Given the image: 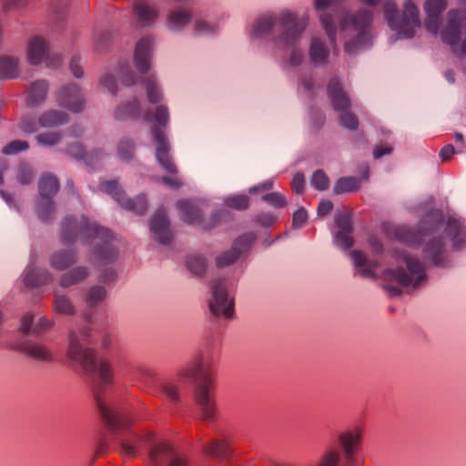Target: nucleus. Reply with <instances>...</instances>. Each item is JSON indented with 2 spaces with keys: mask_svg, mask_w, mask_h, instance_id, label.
<instances>
[{
  "mask_svg": "<svg viewBox=\"0 0 466 466\" xmlns=\"http://www.w3.org/2000/svg\"><path fill=\"white\" fill-rule=\"evenodd\" d=\"M91 335L92 329L89 326L83 327L79 331L70 330L66 357L72 362L78 364L97 382V389L95 390L96 401L108 428L115 434V441L119 445L121 455L135 457L143 449H147L149 454L157 443L165 442V441L157 439L154 432L148 430L140 433L128 431L133 420L103 396L102 386L113 381L112 366L107 360L97 359L91 348L84 346V342Z\"/></svg>",
  "mask_w": 466,
  "mask_h": 466,
  "instance_id": "1",
  "label": "nucleus"
},
{
  "mask_svg": "<svg viewBox=\"0 0 466 466\" xmlns=\"http://www.w3.org/2000/svg\"><path fill=\"white\" fill-rule=\"evenodd\" d=\"M341 0H314L313 6L319 15L333 49L337 47L338 35L344 40V49L349 55H354L371 45L370 24L372 14L367 9H360L356 14L344 9H327L337 5Z\"/></svg>",
  "mask_w": 466,
  "mask_h": 466,
  "instance_id": "2",
  "label": "nucleus"
},
{
  "mask_svg": "<svg viewBox=\"0 0 466 466\" xmlns=\"http://www.w3.org/2000/svg\"><path fill=\"white\" fill-rule=\"evenodd\" d=\"M443 230L455 248L466 245V227L455 217L447 218L439 210H432L422 221L420 229L415 231L406 227L397 229L398 238L410 245L426 242L423 248L425 256L436 266H445L447 258L443 242L437 234Z\"/></svg>",
  "mask_w": 466,
  "mask_h": 466,
  "instance_id": "3",
  "label": "nucleus"
},
{
  "mask_svg": "<svg viewBox=\"0 0 466 466\" xmlns=\"http://www.w3.org/2000/svg\"><path fill=\"white\" fill-rule=\"evenodd\" d=\"M117 120L143 118L147 122H152L151 136L156 143V157L164 170L170 174L177 172V167L169 155L170 145L165 134V129L169 124V112L167 106H157L154 111L146 110L140 102L134 97L131 100L119 104L114 113Z\"/></svg>",
  "mask_w": 466,
  "mask_h": 466,
  "instance_id": "4",
  "label": "nucleus"
},
{
  "mask_svg": "<svg viewBox=\"0 0 466 466\" xmlns=\"http://www.w3.org/2000/svg\"><path fill=\"white\" fill-rule=\"evenodd\" d=\"M309 25V15L301 17L298 13L282 8L278 12L268 11L258 15L249 29V37L252 40H260L272 35L278 28V34L274 37V44L292 46L300 42L303 34Z\"/></svg>",
  "mask_w": 466,
  "mask_h": 466,
  "instance_id": "5",
  "label": "nucleus"
},
{
  "mask_svg": "<svg viewBox=\"0 0 466 466\" xmlns=\"http://www.w3.org/2000/svg\"><path fill=\"white\" fill-rule=\"evenodd\" d=\"M383 288L390 296L400 294L402 288L417 289L428 279L424 262L407 249H395L389 266L381 271Z\"/></svg>",
  "mask_w": 466,
  "mask_h": 466,
  "instance_id": "6",
  "label": "nucleus"
},
{
  "mask_svg": "<svg viewBox=\"0 0 466 466\" xmlns=\"http://www.w3.org/2000/svg\"><path fill=\"white\" fill-rule=\"evenodd\" d=\"M77 238L93 246V259L101 264L111 263L118 256L117 248L108 229L99 228L84 216L80 218H66L62 224V239L65 242H72Z\"/></svg>",
  "mask_w": 466,
  "mask_h": 466,
  "instance_id": "7",
  "label": "nucleus"
},
{
  "mask_svg": "<svg viewBox=\"0 0 466 466\" xmlns=\"http://www.w3.org/2000/svg\"><path fill=\"white\" fill-rule=\"evenodd\" d=\"M178 376L196 383L194 400L199 418L205 421L214 420L217 406L211 358L204 353L198 354L179 370Z\"/></svg>",
  "mask_w": 466,
  "mask_h": 466,
  "instance_id": "8",
  "label": "nucleus"
},
{
  "mask_svg": "<svg viewBox=\"0 0 466 466\" xmlns=\"http://www.w3.org/2000/svg\"><path fill=\"white\" fill-rule=\"evenodd\" d=\"M383 11L388 25L396 35L394 41L412 37L415 30L420 26L419 9L413 0L404 2L401 17L398 16L397 6L392 0H384Z\"/></svg>",
  "mask_w": 466,
  "mask_h": 466,
  "instance_id": "9",
  "label": "nucleus"
},
{
  "mask_svg": "<svg viewBox=\"0 0 466 466\" xmlns=\"http://www.w3.org/2000/svg\"><path fill=\"white\" fill-rule=\"evenodd\" d=\"M328 95L334 110L340 113V125L349 129H356L358 127V119L355 115L347 111L350 106V100L338 77H332L329 80L328 84Z\"/></svg>",
  "mask_w": 466,
  "mask_h": 466,
  "instance_id": "10",
  "label": "nucleus"
},
{
  "mask_svg": "<svg viewBox=\"0 0 466 466\" xmlns=\"http://www.w3.org/2000/svg\"><path fill=\"white\" fill-rule=\"evenodd\" d=\"M26 60L30 65L38 66L43 63L48 67H56L61 62V56L52 52L48 41L42 35H31L25 47Z\"/></svg>",
  "mask_w": 466,
  "mask_h": 466,
  "instance_id": "11",
  "label": "nucleus"
},
{
  "mask_svg": "<svg viewBox=\"0 0 466 466\" xmlns=\"http://www.w3.org/2000/svg\"><path fill=\"white\" fill-rule=\"evenodd\" d=\"M229 282L226 279H218L212 283V294L209 299L210 311L217 316L230 319L233 316L234 301L229 292Z\"/></svg>",
  "mask_w": 466,
  "mask_h": 466,
  "instance_id": "12",
  "label": "nucleus"
},
{
  "mask_svg": "<svg viewBox=\"0 0 466 466\" xmlns=\"http://www.w3.org/2000/svg\"><path fill=\"white\" fill-rule=\"evenodd\" d=\"M151 466H191L188 457L171 443H157L149 453Z\"/></svg>",
  "mask_w": 466,
  "mask_h": 466,
  "instance_id": "13",
  "label": "nucleus"
},
{
  "mask_svg": "<svg viewBox=\"0 0 466 466\" xmlns=\"http://www.w3.org/2000/svg\"><path fill=\"white\" fill-rule=\"evenodd\" d=\"M40 198L36 206V212L40 219L48 220L52 218L55 208L52 198L58 190V180L56 177L46 174L39 180Z\"/></svg>",
  "mask_w": 466,
  "mask_h": 466,
  "instance_id": "14",
  "label": "nucleus"
},
{
  "mask_svg": "<svg viewBox=\"0 0 466 466\" xmlns=\"http://www.w3.org/2000/svg\"><path fill=\"white\" fill-rule=\"evenodd\" d=\"M99 188L110 195L122 208L136 214H143L147 208V198L144 195H138L134 199L127 198L126 193L121 189L116 180L102 181Z\"/></svg>",
  "mask_w": 466,
  "mask_h": 466,
  "instance_id": "15",
  "label": "nucleus"
},
{
  "mask_svg": "<svg viewBox=\"0 0 466 466\" xmlns=\"http://www.w3.org/2000/svg\"><path fill=\"white\" fill-rule=\"evenodd\" d=\"M69 116L64 111L49 109L42 113L36 121L30 117H24L19 127L25 133H35L40 128H50L68 123Z\"/></svg>",
  "mask_w": 466,
  "mask_h": 466,
  "instance_id": "16",
  "label": "nucleus"
},
{
  "mask_svg": "<svg viewBox=\"0 0 466 466\" xmlns=\"http://www.w3.org/2000/svg\"><path fill=\"white\" fill-rule=\"evenodd\" d=\"M155 46V37L151 35H142L137 41L134 48L133 62L139 74L145 75L150 70Z\"/></svg>",
  "mask_w": 466,
  "mask_h": 466,
  "instance_id": "17",
  "label": "nucleus"
},
{
  "mask_svg": "<svg viewBox=\"0 0 466 466\" xmlns=\"http://www.w3.org/2000/svg\"><path fill=\"white\" fill-rule=\"evenodd\" d=\"M131 12L138 27H151L160 18L158 7L150 0H132Z\"/></svg>",
  "mask_w": 466,
  "mask_h": 466,
  "instance_id": "18",
  "label": "nucleus"
},
{
  "mask_svg": "<svg viewBox=\"0 0 466 466\" xmlns=\"http://www.w3.org/2000/svg\"><path fill=\"white\" fill-rule=\"evenodd\" d=\"M57 103L71 112L79 113L85 109L86 98L76 84H69L58 91Z\"/></svg>",
  "mask_w": 466,
  "mask_h": 466,
  "instance_id": "19",
  "label": "nucleus"
},
{
  "mask_svg": "<svg viewBox=\"0 0 466 466\" xmlns=\"http://www.w3.org/2000/svg\"><path fill=\"white\" fill-rule=\"evenodd\" d=\"M335 224L338 230L334 233L333 242L338 248L348 250L354 244L352 237L353 226L350 216L340 212L335 215Z\"/></svg>",
  "mask_w": 466,
  "mask_h": 466,
  "instance_id": "20",
  "label": "nucleus"
},
{
  "mask_svg": "<svg viewBox=\"0 0 466 466\" xmlns=\"http://www.w3.org/2000/svg\"><path fill=\"white\" fill-rule=\"evenodd\" d=\"M13 347L35 360L41 362L54 360L53 351L44 343L23 339L15 342Z\"/></svg>",
  "mask_w": 466,
  "mask_h": 466,
  "instance_id": "21",
  "label": "nucleus"
},
{
  "mask_svg": "<svg viewBox=\"0 0 466 466\" xmlns=\"http://www.w3.org/2000/svg\"><path fill=\"white\" fill-rule=\"evenodd\" d=\"M53 274L46 268L37 266L35 254H31L29 263L25 270L24 283L27 287H39L50 283Z\"/></svg>",
  "mask_w": 466,
  "mask_h": 466,
  "instance_id": "22",
  "label": "nucleus"
},
{
  "mask_svg": "<svg viewBox=\"0 0 466 466\" xmlns=\"http://www.w3.org/2000/svg\"><path fill=\"white\" fill-rule=\"evenodd\" d=\"M152 238L162 244H167L172 238L169 221L164 209L157 210L150 221Z\"/></svg>",
  "mask_w": 466,
  "mask_h": 466,
  "instance_id": "23",
  "label": "nucleus"
},
{
  "mask_svg": "<svg viewBox=\"0 0 466 466\" xmlns=\"http://www.w3.org/2000/svg\"><path fill=\"white\" fill-rule=\"evenodd\" d=\"M193 14L190 9L186 7H177L171 9L166 16V26L173 33L183 32L191 23Z\"/></svg>",
  "mask_w": 466,
  "mask_h": 466,
  "instance_id": "24",
  "label": "nucleus"
},
{
  "mask_svg": "<svg viewBox=\"0 0 466 466\" xmlns=\"http://www.w3.org/2000/svg\"><path fill=\"white\" fill-rule=\"evenodd\" d=\"M349 255L357 274L369 279H376L378 277L379 262L377 260L370 259L365 253L360 250H352Z\"/></svg>",
  "mask_w": 466,
  "mask_h": 466,
  "instance_id": "25",
  "label": "nucleus"
},
{
  "mask_svg": "<svg viewBox=\"0 0 466 466\" xmlns=\"http://www.w3.org/2000/svg\"><path fill=\"white\" fill-rule=\"evenodd\" d=\"M447 6L446 0H427L424 9L427 15L425 26L428 31L437 34L439 32L441 13Z\"/></svg>",
  "mask_w": 466,
  "mask_h": 466,
  "instance_id": "26",
  "label": "nucleus"
},
{
  "mask_svg": "<svg viewBox=\"0 0 466 466\" xmlns=\"http://www.w3.org/2000/svg\"><path fill=\"white\" fill-rule=\"evenodd\" d=\"M362 441V430L356 427L352 430L343 431L339 436V444L343 450L345 458L348 461H352L355 452L358 450Z\"/></svg>",
  "mask_w": 466,
  "mask_h": 466,
  "instance_id": "27",
  "label": "nucleus"
},
{
  "mask_svg": "<svg viewBox=\"0 0 466 466\" xmlns=\"http://www.w3.org/2000/svg\"><path fill=\"white\" fill-rule=\"evenodd\" d=\"M76 252L73 248H61L54 251L48 259L52 268L58 271L67 269L76 262Z\"/></svg>",
  "mask_w": 466,
  "mask_h": 466,
  "instance_id": "28",
  "label": "nucleus"
},
{
  "mask_svg": "<svg viewBox=\"0 0 466 466\" xmlns=\"http://www.w3.org/2000/svg\"><path fill=\"white\" fill-rule=\"evenodd\" d=\"M330 49L327 46L324 39L314 36L311 39L309 56L314 66H324L328 63Z\"/></svg>",
  "mask_w": 466,
  "mask_h": 466,
  "instance_id": "29",
  "label": "nucleus"
},
{
  "mask_svg": "<svg viewBox=\"0 0 466 466\" xmlns=\"http://www.w3.org/2000/svg\"><path fill=\"white\" fill-rule=\"evenodd\" d=\"M89 275L90 269L86 266H77L61 275L58 283L63 288H68L85 281Z\"/></svg>",
  "mask_w": 466,
  "mask_h": 466,
  "instance_id": "30",
  "label": "nucleus"
},
{
  "mask_svg": "<svg viewBox=\"0 0 466 466\" xmlns=\"http://www.w3.org/2000/svg\"><path fill=\"white\" fill-rule=\"evenodd\" d=\"M19 58L10 55L0 56V78H16L20 73Z\"/></svg>",
  "mask_w": 466,
  "mask_h": 466,
  "instance_id": "31",
  "label": "nucleus"
},
{
  "mask_svg": "<svg viewBox=\"0 0 466 466\" xmlns=\"http://www.w3.org/2000/svg\"><path fill=\"white\" fill-rule=\"evenodd\" d=\"M48 85L45 80H37L31 84L27 90V103L32 106H38L46 97Z\"/></svg>",
  "mask_w": 466,
  "mask_h": 466,
  "instance_id": "32",
  "label": "nucleus"
},
{
  "mask_svg": "<svg viewBox=\"0 0 466 466\" xmlns=\"http://www.w3.org/2000/svg\"><path fill=\"white\" fill-rule=\"evenodd\" d=\"M177 205L180 209L179 215L183 221L189 224H196L200 221L202 212L195 204L187 200H181Z\"/></svg>",
  "mask_w": 466,
  "mask_h": 466,
  "instance_id": "33",
  "label": "nucleus"
},
{
  "mask_svg": "<svg viewBox=\"0 0 466 466\" xmlns=\"http://www.w3.org/2000/svg\"><path fill=\"white\" fill-rule=\"evenodd\" d=\"M66 153L76 158H85L86 162L91 166H95V158L98 159L105 156L100 150L86 155L84 147L79 142L69 144Z\"/></svg>",
  "mask_w": 466,
  "mask_h": 466,
  "instance_id": "34",
  "label": "nucleus"
},
{
  "mask_svg": "<svg viewBox=\"0 0 466 466\" xmlns=\"http://www.w3.org/2000/svg\"><path fill=\"white\" fill-rule=\"evenodd\" d=\"M143 85L147 92V101L151 104H157L162 101L163 94L159 84L155 76H148L143 78Z\"/></svg>",
  "mask_w": 466,
  "mask_h": 466,
  "instance_id": "35",
  "label": "nucleus"
},
{
  "mask_svg": "<svg viewBox=\"0 0 466 466\" xmlns=\"http://www.w3.org/2000/svg\"><path fill=\"white\" fill-rule=\"evenodd\" d=\"M54 309L56 313L63 315H74L76 307L71 299L65 294L56 293L54 297Z\"/></svg>",
  "mask_w": 466,
  "mask_h": 466,
  "instance_id": "36",
  "label": "nucleus"
},
{
  "mask_svg": "<svg viewBox=\"0 0 466 466\" xmlns=\"http://www.w3.org/2000/svg\"><path fill=\"white\" fill-rule=\"evenodd\" d=\"M135 142L130 138H122L116 145V155L123 162H129L135 156Z\"/></svg>",
  "mask_w": 466,
  "mask_h": 466,
  "instance_id": "37",
  "label": "nucleus"
},
{
  "mask_svg": "<svg viewBox=\"0 0 466 466\" xmlns=\"http://www.w3.org/2000/svg\"><path fill=\"white\" fill-rule=\"evenodd\" d=\"M106 289L102 285L90 287L86 294L85 301L89 307H96L101 304L106 297Z\"/></svg>",
  "mask_w": 466,
  "mask_h": 466,
  "instance_id": "38",
  "label": "nucleus"
},
{
  "mask_svg": "<svg viewBox=\"0 0 466 466\" xmlns=\"http://www.w3.org/2000/svg\"><path fill=\"white\" fill-rule=\"evenodd\" d=\"M116 74L121 83L127 86H134L138 78L127 63H120L116 67Z\"/></svg>",
  "mask_w": 466,
  "mask_h": 466,
  "instance_id": "39",
  "label": "nucleus"
},
{
  "mask_svg": "<svg viewBox=\"0 0 466 466\" xmlns=\"http://www.w3.org/2000/svg\"><path fill=\"white\" fill-rule=\"evenodd\" d=\"M218 31V25L216 23L205 19H197L193 25V32L198 36H208L215 35Z\"/></svg>",
  "mask_w": 466,
  "mask_h": 466,
  "instance_id": "40",
  "label": "nucleus"
},
{
  "mask_svg": "<svg viewBox=\"0 0 466 466\" xmlns=\"http://www.w3.org/2000/svg\"><path fill=\"white\" fill-rule=\"evenodd\" d=\"M360 180L355 177H346L339 178L335 187L334 192L342 194L346 192H353L360 188Z\"/></svg>",
  "mask_w": 466,
  "mask_h": 466,
  "instance_id": "41",
  "label": "nucleus"
},
{
  "mask_svg": "<svg viewBox=\"0 0 466 466\" xmlns=\"http://www.w3.org/2000/svg\"><path fill=\"white\" fill-rule=\"evenodd\" d=\"M111 34L108 31H97L94 35V51L97 54L106 52L111 46Z\"/></svg>",
  "mask_w": 466,
  "mask_h": 466,
  "instance_id": "42",
  "label": "nucleus"
},
{
  "mask_svg": "<svg viewBox=\"0 0 466 466\" xmlns=\"http://www.w3.org/2000/svg\"><path fill=\"white\" fill-rule=\"evenodd\" d=\"M299 44V42L289 46L284 45L276 46L279 49L289 50L288 62L291 66H300L305 58L303 50L298 46Z\"/></svg>",
  "mask_w": 466,
  "mask_h": 466,
  "instance_id": "43",
  "label": "nucleus"
},
{
  "mask_svg": "<svg viewBox=\"0 0 466 466\" xmlns=\"http://www.w3.org/2000/svg\"><path fill=\"white\" fill-rule=\"evenodd\" d=\"M63 134L60 131L42 132L35 136L36 142L41 146L53 147L60 143Z\"/></svg>",
  "mask_w": 466,
  "mask_h": 466,
  "instance_id": "44",
  "label": "nucleus"
},
{
  "mask_svg": "<svg viewBox=\"0 0 466 466\" xmlns=\"http://www.w3.org/2000/svg\"><path fill=\"white\" fill-rule=\"evenodd\" d=\"M203 451L207 456L223 457L227 454V447L224 442L213 440L208 444L203 446Z\"/></svg>",
  "mask_w": 466,
  "mask_h": 466,
  "instance_id": "45",
  "label": "nucleus"
},
{
  "mask_svg": "<svg viewBox=\"0 0 466 466\" xmlns=\"http://www.w3.org/2000/svg\"><path fill=\"white\" fill-rule=\"evenodd\" d=\"M187 266L193 274L201 275L207 269V261L202 256L193 255L188 257Z\"/></svg>",
  "mask_w": 466,
  "mask_h": 466,
  "instance_id": "46",
  "label": "nucleus"
},
{
  "mask_svg": "<svg viewBox=\"0 0 466 466\" xmlns=\"http://www.w3.org/2000/svg\"><path fill=\"white\" fill-rule=\"evenodd\" d=\"M255 240L256 236L254 233H246L236 239L232 248L238 251V255L240 256L242 253L250 248Z\"/></svg>",
  "mask_w": 466,
  "mask_h": 466,
  "instance_id": "47",
  "label": "nucleus"
},
{
  "mask_svg": "<svg viewBox=\"0 0 466 466\" xmlns=\"http://www.w3.org/2000/svg\"><path fill=\"white\" fill-rule=\"evenodd\" d=\"M238 258V252L232 248L229 250L219 253L216 257V265L218 268H225L236 262Z\"/></svg>",
  "mask_w": 466,
  "mask_h": 466,
  "instance_id": "48",
  "label": "nucleus"
},
{
  "mask_svg": "<svg viewBox=\"0 0 466 466\" xmlns=\"http://www.w3.org/2000/svg\"><path fill=\"white\" fill-rule=\"evenodd\" d=\"M99 86L106 88L113 96L117 94L116 77L110 72L103 74L99 78Z\"/></svg>",
  "mask_w": 466,
  "mask_h": 466,
  "instance_id": "49",
  "label": "nucleus"
},
{
  "mask_svg": "<svg viewBox=\"0 0 466 466\" xmlns=\"http://www.w3.org/2000/svg\"><path fill=\"white\" fill-rule=\"evenodd\" d=\"M27 5L26 0H3L1 4V11L5 14L19 12Z\"/></svg>",
  "mask_w": 466,
  "mask_h": 466,
  "instance_id": "50",
  "label": "nucleus"
},
{
  "mask_svg": "<svg viewBox=\"0 0 466 466\" xmlns=\"http://www.w3.org/2000/svg\"><path fill=\"white\" fill-rule=\"evenodd\" d=\"M28 147L29 145L26 141L14 140L2 148V153L5 155H15L21 151L27 150Z\"/></svg>",
  "mask_w": 466,
  "mask_h": 466,
  "instance_id": "51",
  "label": "nucleus"
},
{
  "mask_svg": "<svg viewBox=\"0 0 466 466\" xmlns=\"http://www.w3.org/2000/svg\"><path fill=\"white\" fill-rule=\"evenodd\" d=\"M226 205L236 209H245L248 207V197L246 195H237L228 197L226 199Z\"/></svg>",
  "mask_w": 466,
  "mask_h": 466,
  "instance_id": "52",
  "label": "nucleus"
},
{
  "mask_svg": "<svg viewBox=\"0 0 466 466\" xmlns=\"http://www.w3.org/2000/svg\"><path fill=\"white\" fill-rule=\"evenodd\" d=\"M162 392L171 401L176 402L179 399V391L178 388L176 384L171 381H164L159 385Z\"/></svg>",
  "mask_w": 466,
  "mask_h": 466,
  "instance_id": "53",
  "label": "nucleus"
},
{
  "mask_svg": "<svg viewBox=\"0 0 466 466\" xmlns=\"http://www.w3.org/2000/svg\"><path fill=\"white\" fill-rule=\"evenodd\" d=\"M340 461V454L336 450L327 451L317 466H338Z\"/></svg>",
  "mask_w": 466,
  "mask_h": 466,
  "instance_id": "54",
  "label": "nucleus"
},
{
  "mask_svg": "<svg viewBox=\"0 0 466 466\" xmlns=\"http://www.w3.org/2000/svg\"><path fill=\"white\" fill-rule=\"evenodd\" d=\"M311 185L318 190H324L329 187V180L322 170H317L311 177Z\"/></svg>",
  "mask_w": 466,
  "mask_h": 466,
  "instance_id": "55",
  "label": "nucleus"
},
{
  "mask_svg": "<svg viewBox=\"0 0 466 466\" xmlns=\"http://www.w3.org/2000/svg\"><path fill=\"white\" fill-rule=\"evenodd\" d=\"M262 199L275 208H284L287 205L285 197L279 192L266 194L262 197Z\"/></svg>",
  "mask_w": 466,
  "mask_h": 466,
  "instance_id": "56",
  "label": "nucleus"
},
{
  "mask_svg": "<svg viewBox=\"0 0 466 466\" xmlns=\"http://www.w3.org/2000/svg\"><path fill=\"white\" fill-rule=\"evenodd\" d=\"M34 177L33 171L30 167L26 165H22L19 167L18 173H17V180L21 184H28L32 181Z\"/></svg>",
  "mask_w": 466,
  "mask_h": 466,
  "instance_id": "57",
  "label": "nucleus"
},
{
  "mask_svg": "<svg viewBox=\"0 0 466 466\" xmlns=\"http://www.w3.org/2000/svg\"><path fill=\"white\" fill-rule=\"evenodd\" d=\"M69 68L75 77L81 78L84 76V68L81 65V57L79 56H75L71 58Z\"/></svg>",
  "mask_w": 466,
  "mask_h": 466,
  "instance_id": "58",
  "label": "nucleus"
},
{
  "mask_svg": "<svg viewBox=\"0 0 466 466\" xmlns=\"http://www.w3.org/2000/svg\"><path fill=\"white\" fill-rule=\"evenodd\" d=\"M308 219V213L304 208H299L293 214L292 225L294 228H301Z\"/></svg>",
  "mask_w": 466,
  "mask_h": 466,
  "instance_id": "59",
  "label": "nucleus"
},
{
  "mask_svg": "<svg viewBox=\"0 0 466 466\" xmlns=\"http://www.w3.org/2000/svg\"><path fill=\"white\" fill-rule=\"evenodd\" d=\"M32 322L33 316L30 313L25 314L21 319L20 331L23 332L25 335L32 332Z\"/></svg>",
  "mask_w": 466,
  "mask_h": 466,
  "instance_id": "60",
  "label": "nucleus"
},
{
  "mask_svg": "<svg viewBox=\"0 0 466 466\" xmlns=\"http://www.w3.org/2000/svg\"><path fill=\"white\" fill-rule=\"evenodd\" d=\"M304 185H305V179H304V177L302 174H296L293 178H292V182H291V186H292V188L294 189V191L298 194H300L303 192V189H304Z\"/></svg>",
  "mask_w": 466,
  "mask_h": 466,
  "instance_id": "61",
  "label": "nucleus"
},
{
  "mask_svg": "<svg viewBox=\"0 0 466 466\" xmlns=\"http://www.w3.org/2000/svg\"><path fill=\"white\" fill-rule=\"evenodd\" d=\"M52 323L48 321L46 318L40 317L35 326L33 327L32 332L33 333H42L47 329L51 327Z\"/></svg>",
  "mask_w": 466,
  "mask_h": 466,
  "instance_id": "62",
  "label": "nucleus"
},
{
  "mask_svg": "<svg viewBox=\"0 0 466 466\" xmlns=\"http://www.w3.org/2000/svg\"><path fill=\"white\" fill-rule=\"evenodd\" d=\"M273 184H274V180L273 179H268L257 186H254V187H251L248 191L249 193H256V192H259V191H263V190H268L270 188H272L273 187Z\"/></svg>",
  "mask_w": 466,
  "mask_h": 466,
  "instance_id": "63",
  "label": "nucleus"
},
{
  "mask_svg": "<svg viewBox=\"0 0 466 466\" xmlns=\"http://www.w3.org/2000/svg\"><path fill=\"white\" fill-rule=\"evenodd\" d=\"M333 208V204L329 200H322L318 208V215L320 217L328 215Z\"/></svg>",
  "mask_w": 466,
  "mask_h": 466,
  "instance_id": "64",
  "label": "nucleus"
}]
</instances>
